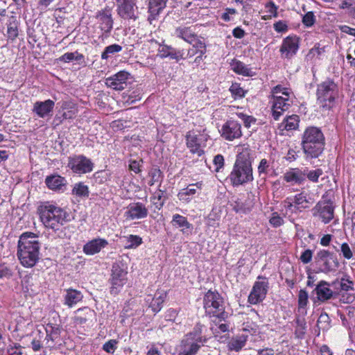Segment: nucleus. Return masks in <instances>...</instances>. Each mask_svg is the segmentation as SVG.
I'll use <instances>...</instances> for the list:
<instances>
[{"label": "nucleus", "mask_w": 355, "mask_h": 355, "mask_svg": "<svg viewBox=\"0 0 355 355\" xmlns=\"http://www.w3.org/2000/svg\"><path fill=\"white\" fill-rule=\"evenodd\" d=\"M39 243L37 236L31 232L23 234L18 243L17 255L21 263L26 267H33L38 260Z\"/></svg>", "instance_id": "f257e3e1"}, {"label": "nucleus", "mask_w": 355, "mask_h": 355, "mask_svg": "<svg viewBox=\"0 0 355 355\" xmlns=\"http://www.w3.org/2000/svg\"><path fill=\"white\" fill-rule=\"evenodd\" d=\"M302 148L307 156L318 157L324 149V137L321 131L316 128H307L304 133Z\"/></svg>", "instance_id": "f03ea898"}, {"label": "nucleus", "mask_w": 355, "mask_h": 355, "mask_svg": "<svg viewBox=\"0 0 355 355\" xmlns=\"http://www.w3.org/2000/svg\"><path fill=\"white\" fill-rule=\"evenodd\" d=\"M37 212L46 227L58 229L59 224L64 225L65 223L66 213L53 205H41L38 207Z\"/></svg>", "instance_id": "7ed1b4c3"}, {"label": "nucleus", "mask_w": 355, "mask_h": 355, "mask_svg": "<svg viewBox=\"0 0 355 355\" xmlns=\"http://www.w3.org/2000/svg\"><path fill=\"white\" fill-rule=\"evenodd\" d=\"M336 95V85L331 81H326L318 87V99L323 107L330 108Z\"/></svg>", "instance_id": "20e7f679"}, {"label": "nucleus", "mask_w": 355, "mask_h": 355, "mask_svg": "<svg viewBox=\"0 0 355 355\" xmlns=\"http://www.w3.org/2000/svg\"><path fill=\"white\" fill-rule=\"evenodd\" d=\"M223 301L218 293L209 291L204 297V307L208 313L215 314L218 318H225L223 311Z\"/></svg>", "instance_id": "39448f33"}, {"label": "nucleus", "mask_w": 355, "mask_h": 355, "mask_svg": "<svg viewBox=\"0 0 355 355\" xmlns=\"http://www.w3.org/2000/svg\"><path fill=\"white\" fill-rule=\"evenodd\" d=\"M230 179L234 185L238 186L252 180V169L250 166H240L234 164L230 175Z\"/></svg>", "instance_id": "423d86ee"}, {"label": "nucleus", "mask_w": 355, "mask_h": 355, "mask_svg": "<svg viewBox=\"0 0 355 355\" xmlns=\"http://www.w3.org/2000/svg\"><path fill=\"white\" fill-rule=\"evenodd\" d=\"M197 342H202V338L198 331L187 335V337L182 341L180 355H195L200 348Z\"/></svg>", "instance_id": "0eeeda50"}, {"label": "nucleus", "mask_w": 355, "mask_h": 355, "mask_svg": "<svg viewBox=\"0 0 355 355\" xmlns=\"http://www.w3.org/2000/svg\"><path fill=\"white\" fill-rule=\"evenodd\" d=\"M315 259L318 262L322 263V268L321 272L324 273L334 271L339 266V263L334 254L327 250L319 251Z\"/></svg>", "instance_id": "6e6552de"}, {"label": "nucleus", "mask_w": 355, "mask_h": 355, "mask_svg": "<svg viewBox=\"0 0 355 355\" xmlns=\"http://www.w3.org/2000/svg\"><path fill=\"white\" fill-rule=\"evenodd\" d=\"M314 215H318L324 223H328L334 217V207L329 201L319 202L313 209Z\"/></svg>", "instance_id": "1a4fd4ad"}, {"label": "nucleus", "mask_w": 355, "mask_h": 355, "mask_svg": "<svg viewBox=\"0 0 355 355\" xmlns=\"http://www.w3.org/2000/svg\"><path fill=\"white\" fill-rule=\"evenodd\" d=\"M69 166L76 173H87L93 169L92 162L84 156H78L71 159Z\"/></svg>", "instance_id": "9d476101"}, {"label": "nucleus", "mask_w": 355, "mask_h": 355, "mask_svg": "<svg viewBox=\"0 0 355 355\" xmlns=\"http://www.w3.org/2000/svg\"><path fill=\"white\" fill-rule=\"evenodd\" d=\"M119 3L118 12L124 19L136 18L137 7L135 0H116Z\"/></svg>", "instance_id": "9b49d317"}, {"label": "nucleus", "mask_w": 355, "mask_h": 355, "mask_svg": "<svg viewBox=\"0 0 355 355\" xmlns=\"http://www.w3.org/2000/svg\"><path fill=\"white\" fill-rule=\"evenodd\" d=\"M267 288V282H256L248 297V301L254 304L262 301L266 297Z\"/></svg>", "instance_id": "f8f14e48"}, {"label": "nucleus", "mask_w": 355, "mask_h": 355, "mask_svg": "<svg viewBox=\"0 0 355 355\" xmlns=\"http://www.w3.org/2000/svg\"><path fill=\"white\" fill-rule=\"evenodd\" d=\"M292 103L289 96H283L276 95L274 97L272 105V116L275 120H277L282 112L287 110Z\"/></svg>", "instance_id": "ddd939ff"}, {"label": "nucleus", "mask_w": 355, "mask_h": 355, "mask_svg": "<svg viewBox=\"0 0 355 355\" xmlns=\"http://www.w3.org/2000/svg\"><path fill=\"white\" fill-rule=\"evenodd\" d=\"M129 75L128 72L120 71L112 77L107 78L105 84L116 90H123L126 86L125 81L128 80Z\"/></svg>", "instance_id": "4468645a"}, {"label": "nucleus", "mask_w": 355, "mask_h": 355, "mask_svg": "<svg viewBox=\"0 0 355 355\" xmlns=\"http://www.w3.org/2000/svg\"><path fill=\"white\" fill-rule=\"evenodd\" d=\"M225 139L233 140L241 135V125L234 121H227L223 127V135Z\"/></svg>", "instance_id": "2eb2a0df"}, {"label": "nucleus", "mask_w": 355, "mask_h": 355, "mask_svg": "<svg viewBox=\"0 0 355 355\" xmlns=\"http://www.w3.org/2000/svg\"><path fill=\"white\" fill-rule=\"evenodd\" d=\"M298 49V40L296 37H288L284 40L280 51L283 56L290 58L295 54Z\"/></svg>", "instance_id": "dca6fc26"}, {"label": "nucleus", "mask_w": 355, "mask_h": 355, "mask_svg": "<svg viewBox=\"0 0 355 355\" xmlns=\"http://www.w3.org/2000/svg\"><path fill=\"white\" fill-rule=\"evenodd\" d=\"M126 214L132 220L143 218L147 216L148 209L141 203H133L128 207Z\"/></svg>", "instance_id": "f3484780"}, {"label": "nucleus", "mask_w": 355, "mask_h": 355, "mask_svg": "<svg viewBox=\"0 0 355 355\" xmlns=\"http://www.w3.org/2000/svg\"><path fill=\"white\" fill-rule=\"evenodd\" d=\"M112 282L116 286H122L125 282L127 272L119 263H114L112 270Z\"/></svg>", "instance_id": "a211bd4d"}, {"label": "nucleus", "mask_w": 355, "mask_h": 355, "mask_svg": "<svg viewBox=\"0 0 355 355\" xmlns=\"http://www.w3.org/2000/svg\"><path fill=\"white\" fill-rule=\"evenodd\" d=\"M328 286H329V284L327 282L321 281L315 288L320 301L324 302L332 297L334 293L327 287Z\"/></svg>", "instance_id": "6ab92c4d"}, {"label": "nucleus", "mask_w": 355, "mask_h": 355, "mask_svg": "<svg viewBox=\"0 0 355 355\" xmlns=\"http://www.w3.org/2000/svg\"><path fill=\"white\" fill-rule=\"evenodd\" d=\"M107 244V242L104 239H94L84 246V252L87 254H94L100 252Z\"/></svg>", "instance_id": "aec40b11"}, {"label": "nucleus", "mask_w": 355, "mask_h": 355, "mask_svg": "<svg viewBox=\"0 0 355 355\" xmlns=\"http://www.w3.org/2000/svg\"><path fill=\"white\" fill-rule=\"evenodd\" d=\"M187 145L192 153H196L198 156L203 152L199 139L193 132H189L187 135Z\"/></svg>", "instance_id": "412c9836"}, {"label": "nucleus", "mask_w": 355, "mask_h": 355, "mask_svg": "<svg viewBox=\"0 0 355 355\" xmlns=\"http://www.w3.org/2000/svg\"><path fill=\"white\" fill-rule=\"evenodd\" d=\"M294 202L299 209H306L314 203L315 200L309 193L302 191L295 196Z\"/></svg>", "instance_id": "4be33fe9"}, {"label": "nucleus", "mask_w": 355, "mask_h": 355, "mask_svg": "<svg viewBox=\"0 0 355 355\" xmlns=\"http://www.w3.org/2000/svg\"><path fill=\"white\" fill-rule=\"evenodd\" d=\"M237 153L238 155L234 164L251 166L250 150L248 148L238 147Z\"/></svg>", "instance_id": "5701e85b"}, {"label": "nucleus", "mask_w": 355, "mask_h": 355, "mask_svg": "<svg viewBox=\"0 0 355 355\" xmlns=\"http://www.w3.org/2000/svg\"><path fill=\"white\" fill-rule=\"evenodd\" d=\"M100 28L105 33H108L112 28V19H111V14L109 11H105L100 13L97 17Z\"/></svg>", "instance_id": "b1692460"}, {"label": "nucleus", "mask_w": 355, "mask_h": 355, "mask_svg": "<svg viewBox=\"0 0 355 355\" xmlns=\"http://www.w3.org/2000/svg\"><path fill=\"white\" fill-rule=\"evenodd\" d=\"M53 105L54 103L51 100L44 102H37L34 106V111L40 116L43 117L51 111Z\"/></svg>", "instance_id": "393cba45"}, {"label": "nucleus", "mask_w": 355, "mask_h": 355, "mask_svg": "<svg viewBox=\"0 0 355 355\" xmlns=\"http://www.w3.org/2000/svg\"><path fill=\"white\" fill-rule=\"evenodd\" d=\"M175 35L190 44L196 40V35L191 30V28L179 27L175 30Z\"/></svg>", "instance_id": "a878e982"}, {"label": "nucleus", "mask_w": 355, "mask_h": 355, "mask_svg": "<svg viewBox=\"0 0 355 355\" xmlns=\"http://www.w3.org/2000/svg\"><path fill=\"white\" fill-rule=\"evenodd\" d=\"M46 184L50 189H60L64 186V178L58 175L49 176L46 179Z\"/></svg>", "instance_id": "bb28decb"}, {"label": "nucleus", "mask_w": 355, "mask_h": 355, "mask_svg": "<svg viewBox=\"0 0 355 355\" xmlns=\"http://www.w3.org/2000/svg\"><path fill=\"white\" fill-rule=\"evenodd\" d=\"M306 171L304 173L302 172H294L290 171L287 172L284 175V179L288 182H294V183H302L304 180V176L306 175Z\"/></svg>", "instance_id": "cd10ccee"}, {"label": "nucleus", "mask_w": 355, "mask_h": 355, "mask_svg": "<svg viewBox=\"0 0 355 355\" xmlns=\"http://www.w3.org/2000/svg\"><path fill=\"white\" fill-rule=\"evenodd\" d=\"M299 117L297 115H292L287 117L280 125L282 130H294L298 126Z\"/></svg>", "instance_id": "c85d7f7f"}, {"label": "nucleus", "mask_w": 355, "mask_h": 355, "mask_svg": "<svg viewBox=\"0 0 355 355\" xmlns=\"http://www.w3.org/2000/svg\"><path fill=\"white\" fill-rule=\"evenodd\" d=\"M232 69L234 71L243 76H252L250 70L241 62L233 60L231 63Z\"/></svg>", "instance_id": "c756f323"}, {"label": "nucleus", "mask_w": 355, "mask_h": 355, "mask_svg": "<svg viewBox=\"0 0 355 355\" xmlns=\"http://www.w3.org/2000/svg\"><path fill=\"white\" fill-rule=\"evenodd\" d=\"M167 0H149V11L151 15H157L162 10Z\"/></svg>", "instance_id": "7c9ffc66"}, {"label": "nucleus", "mask_w": 355, "mask_h": 355, "mask_svg": "<svg viewBox=\"0 0 355 355\" xmlns=\"http://www.w3.org/2000/svg\"><path fill=\"white\" fill-rule=\"evenodd\" d=\"M171 223L173 226L182 227V231L183 232L185 229H189L191 227V224L188 222L187 218L180 214L173 215Z\"/></svg>", "instance_id": "2f4dec72"}, {"label": "nucleus", "mask_w": 355, "mask_h": 355, "mask_svg": "<svg viewBox=\"0 0 355 355\" xmlns=\"http://www.w3.org/2000/svg\"><path fill=\"white\" fill-rule=\"evenodd\" d=\"M246 342V338L244 336L232 338L228 343V348L230 350L239 351L241 349Z\"/></svg>", "instance_id": "473e14b6"}, {"label": "nucleus", "mask_w": 355, "mask_h": 355, "mask_svg": "<svg viewBox=\"0 0 355 355\" xmlns=\"http://www.w3.org/2000/svg\"><path fill=\"white\" fill-rule=\"evenodd\" d=\"M166 294L164 293H158L155 294V297L152 300L150 307L153 312H158L161 309V305L164 302Z\"/></svg>", "instance_id": "72a5a7b5"}, {"label": "nucleus", "mask_w": 355, "mask_h": 355, "mask_svg": "<svg viewBox=\"0 0 355 355\" xmlns=\"http://www.w3.org/2000/svg\"><path fill=\"white\" fill-rule=\"evenodd\" d=\"M8 37L14 40L18 35V29H17V19L14 17H12L10 23L8 26L7 30Z\"/></svg>", "instance_id": "f704fd0d"}, {"label": "nucleus", "mask_w": 355, "mask_h": 355, "mask_svg": "<svg viewBox=\"0 0 355 355\" xmlns=\"http://www.w3.org/2000/svg\"><path fill=\"white\" fill-rule=\"evenodd\" d=\"M159 53L157 54L160 58H165L167 56H170L172 59H177L178 56L177 53L173 51V50L167 46H160L159 48Z\"/></svg>", "instance_id": "c9c22d12"}, {"label": "nucleus", "mask_w": 355, "mask_h": 355, "mask_svg": "<svg viewBox=\"0 0 355 355\" xmlns=\"http://www.w3.org/2000/svg\"><path fill=\"white\" fill-rule=\"evenodd\" d=\"M83 295L76 290H68V306L76 304L82 300Z\"/></svg>", "instance_id": "e433bc0d"}, {"label": "nucleus", "mask_w": 355, "mask_h": 355, "mask_svg": "<svg viewBox=\"0 0 355 355\" xmlns=\"http://www.w3.org/2000/svg\"><path fill=\"white\" fill-rule=\"evenodd\" d=\"M122 47L119 44H112L108 46L105 48V51L103 52L101 55V58L103 59H107L111 55L114 54L115 53L119 52L121 50Z\"/></svg>", "instance_id": "4c0bfd02"}, {"label": "nucleus", "mask_w": 355, "mask_h": 355, "mask_svg": "<svg viewBox=\"0 0 355 355\" xmlns=\"http://www.w3.org/2000/svg\"><path fill=\"white\" fill-rule=\"evenodd\" d=\"M329 327V317L327 313H322L318 320V327L322 330L328 329Z\"/></svg>", "instance_id": "58836bf2"}, {"label": "nucleus", "mask_w": 355, "mask_h": 355, "mask_svg": "<svg viewBox=\"0 0 355 355\" xmlns=\"http://www.w3.org/2000/svg\"><path fill=\"white\" fill-rule=\"evenodd\" d=\"M72 193L78 196H86L88 195V188L83 184L78 183L73 187Z\"/></svg>", "instance_id": "ea45409f"}, {"label": "nucleus", "mask_w": 355, "mask_h": 355, "mask_svg": "<svg viewBox=\"0 0 355 355\" xmlns=\"http://www.w3.org/2000/svg\"><path fill=\"white\" fill-rule=\"evenodd\" d=\"M127 248H134L137 247L141 243V238L138 236L130 235L127 238Z\"/></svg>", "instance_id": "a19ab883"}, {"label": "nucleus", "mask_w": 355, "mask_h": 355, "mask_svg": "<svg viewBox=\"0 0 355 355\" xmlns=\"http://www.w3.org/2000/svg\"><path fill=\"white\" fill-rule=\"evenodd\" d=\"M230 90L232 95L235 96L236 97L241 98L245 95V91L237 83L232 84Z\"/></svg>", "instance_id": "79ce46f5"}, {"label": "nucleus", "mask_w": 355, "mask_h": 355, "mask_svg": "<svg viewBox=\"0 0 355 355\" xmlns=\"http://www.w3.org/2000/svg\"><path fill=\"white\" fill-rule=\"evenodd\" d=\"M338 284L340 285V289L343 291H348L350 290H353V282L349 280H345V279H342L339 282L338 281H335L332 283V284Z\"/></svg>", "instance_id": "37998d69"}, {"label": "nucleus", "mask_w": 355, "mask_h": 355, "mask_svg": "<svg viewBox=\"0 0 355 355\" xmlns=\"http://www.w3.org/2000/svg\"><path fill=\"white\" fill-rule=\"evenodd\" d=\"M355 0H345L340 4V8L343 9H347V12L349 15L352 16L353 13V10L355 7Z\"/></svg>", "instance_id": "c03bdc74"}, {"label": "nucleus", "mask_w": 355, "mask_h": 355, "mask_svg": "<svg viewBox=\"0 0 355 355\" xmlns=\"http://www.w3.org/2000/svg\"><path fill=\"white\" fill-rule=\"evenodd\" d=\"M76 60L78 65H84L85 61L82 54L78 52L68 53V62L69 61Z\"/></svg>", "instance_id": "a18cd8bd"}, {"label": "nucleus", "mask_w": 355, "mask_h": 355, "mask_svg": "<svg viewBox=\"0 0 355 355\" xmlns=\"http://www.w3.org/2000/svg\"><path fill=\"white\" fill-rule=\"evenodd\" d=\"M308 302V294L304 290H300L298 295V304L300 308H304Z\"/></svg>", "instance_id": "49530a36"}, {"label": "nucleus", "mask_w": 355, "mask_h": 355, "mask_svg": "<svg viewBox=\"0 0 355 355\" xmlns=\"http://www.w3.org/2000/svg\"><path fill=\"white\" fill-rule=\"evenodd\" d=\"M193 46L198 49L200 56L205 53V44L203 42L198 40L196 35V40L192 43Z\"/></svg>", "instance_id": "de8ad7c7"}, {"label": "nucleus", "mask_w": 355, "mask_h": 355, "mask_svg": "<svg viewBox=\"0 0 355 355\" xmlns=\"http://www.w3.org/2000/svg\"><path fill=\"white\" fill-rule=\"evenodd\" d=\"M302 22L306 26H312L315 22V16L312 12H307L302 19Z\"/></svg>", "instance_id": "09e8293b"}, {"label": "nucleus", "mask_w": 355, "mask_h": 355, "mask_svg": "<svg viewBox=\"0 0 355 355\" xmlns=\"http://www.w3.org/2000/svg\"><path fill=\"white\" fill-rule=\"evenodd\" d=\"M278 94H282L285 96H290V93L288 92V89L282 87V85H277L272 89L273 97H275V96Z\"/></svg>", "instance_id": "8fccbe9b"}, {"label": "nucleus", "mask_w": 355, "mask_h": 355, "mask_svg": "<svg viewBox=\"0 0 355 355\" xmlns=\"http://www.w3.org/2000/svg\"><path fill=\"white\" fill-rule=\"evenodd\" d=\"M116 344L117 341L116 340H110L103 345V349L107 353H113L116 349Z\"/></svg>", "instance_id": "3c124183"}, {"label": "nucleus", "mask_w": 355, "mask_h": 355, "mask_svg": "<svg viewBox=\"0 0 355 355\" xmlns=\"http://www.w3.org/2000/svg\"><path fill=\"white\" fill-rule=\"evenodd\" d=\"M322 172L320 169H317L315 171H311L306 173L307 178L313 182H316L319 176L322 175Z\"/></svg>", "instance_id": "603ef678"}, {"label": "nucleus", "mask_w": 355, "mask_h": 355, "mask_svg": "<svg viewBox=\"0 0 355 355\" xmlns=\"http://www.w3.org/2000/svg\"><path fill=\"white\" fill-rule=\"evenodd\" d=\"M312 258V251L311 250H305L301 255L300 259L304 263H308Z\"/></svg>", "instance_id": "864d4df0"}, {"label": "nucleus", "mask_w": 355, "mask_h": 355, "mask_svg": "<svg viewBox=\"0 0 355 355\" xmlns=\"http://www.w3.org/2000/svg\"><path fill=\"white\" fill-rule=\"evenodd\" d=\"M341 251L345 258L350 259L352 257V252L347 243H343L341 245Z\"/></svg>", "instance_id": "5fc2aeb1"}, {"label": "nucleus", "mask_w": 355, "mask_h": 355, "mask_svg": "<svg viewBox=\"0 0 355 355\" xmlns=\"http://www.w3.org/2000/svg\"><path fill=\"white\" fill-rule=\"evenodd\" d=\"M238 116L243 120L245 127H250L251 122L254 121V119L252 116H246L243 113L239 114Z\"/></svg>", "instance_id": "6e6d98bb"}, {"label": "nucleus", "mask_w": 355, "mask_h": 355, "mask_svg": "<svg viewBox=\"0 0 355 355\" xmlns=\"http://www.w3.org/2000/svg\"><path fill=\"white\" fill-rule=\"evenodd\" d=\"M224 159L223 157L220 155H218L214 157V162L215 165L217 166L216 171H218L220 168L223 166Z\"/></svg>", "instance_id": "4d7b16f0"}, {"label": "nucleus", "mask_w": 355, "mask_h": 355, "mask_svg": "<svg viewBox=\"0 0 355 355\" xmlns=\"http://www.w3.org/2000/svg\"><path fill=\"white\" fill-rule=\"evenodd\" d=\"M266 8L268 9V12H270V14H272L274 17H277V6L275 5V3L272 1L269 2L267 5H266Z\"/></svg>", "instance_id": "13d9d810"}, {"label": "nucleus", "mask_w": 355, "mask_h": 355, "mask_svg": "<svg viewBox=\"0 0 355 355\" xmlns=\"http://www.w3.org/2000/svg\"><path fill=\"white\" fill-rule=\"evenodd\" d=\"M10 270L5 266H0V278L10 276Z\"/></svg>", "instance_id": "bf43d9fd"}, {"label": "nucleus", "mask_w": 355, "mask_h": 355, "mask_svg": "<svg viewBox=\"0 0 355 355\" xmlns=\"http://www.w3.org/2000/svg\"><path fill=\"white\" fill-rule=\"evenodd\" d=\"M274 26H275V29L277 32H284L287 28L286 24L282 21L277 22L276 24H275Z\"/></svg>", "instance_id": "052dcab7"}, {"label": "nucleus", "mask_w": 355, "mask_h": 355, "mask_svg": "<svg viewBox=\"0 0 355 355\" xmlns=\"http://www.w3.org/2000/svg\"><path fill=\"white\" fill-rule=\"evenodd\" d=\"M343 33L355 36V28H351L347 26H343L340 28Z\"/></svg>", "instance_id": "680f3d73"}, {"label": "nucleus", "mask_w": 355, "mask_h": 355, "mask_svg": "<svg viewBox=\"0 0 355 355\" xmlns=\"http://www.w3.org/2000/svg\"><path fill=\"white\" fill-rule=\"evenodd\" d=\"M343 301L345 303H352L355 300V296L354 294H346L343 295Z\"/></svg>", "instance_id": "e2e57ef3"}, {"label": "nucleus", "mask_w": 355, "mask_h": 355, "mask_svg": "<svg viewBox=\"0 0 355 355\" xmlns=\"http://www.w3.org/2000/svg\"><path fill=\"white\" fill-rule=\"evenodd\" d=\"M178 315V311L174 309H170L168 311L167 318L169 320H175V317Z\"/></svg>", "instance_id": "0e129e2a"}, {"label": "nucleus", "mask_w": 355, "mask_h": 355, "mask_svg": "<svg viewBox=\"0 0 355 355\" xmlns=\"http://www.w3.org/2000/svg\"><path fill=\"white\" fill-rule=\"evenodd\" d=\"M244 34V31L240 28H236L233 31V35L236 38H242Z\"/></svg>", "instance_id": "69168bd1"}, {"label": "nucleus", "mask_w": 355, "mask_h": 355, "mask_svg": "<svg viewBox=\"0 0 355 355\" xmlns=\"http://www.w3.org/2000/svg\"><path fill=\"white\" fill-rule=\"evenodd\" d=\"M129 166L130 170L135 173H138L139 171V164L137 161L131 162Z\"/></svg>", "instance_id": "338daca9"}, {"label": "nucleus", "mask_w": 355, "mask_h": 355, "mask_svg": "<svg viewBox=\"0 0 355 355\" xmlns=\"http://www.w3.org/2000/svg\"><path fill=\"white\" fill-rule=\"evenodd\" d=\"M282 218L279 216L272 217L270 222L271 224H272L274 226H279L282 223Z\"/></svg>", "instance_id": "774afa93"}]
</instances>
